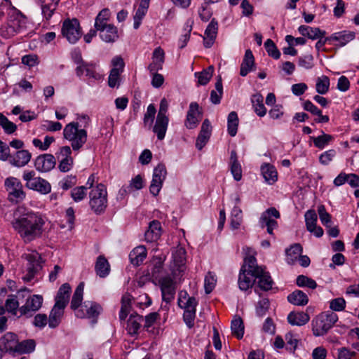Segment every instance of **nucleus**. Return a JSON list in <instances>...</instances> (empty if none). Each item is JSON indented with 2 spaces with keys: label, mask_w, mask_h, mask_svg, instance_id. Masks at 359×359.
<instances>
[{
  "label": "nucleus",
  "mask_w": 359,
  "mask_h": 359,
  "mask_svg": "<svg viewBox=\"0 0 359 359\" xmlns=\"http://www.w3.org/2000/svg\"><path fill=\"white\" fill-rule=\"evenodd\" d=\"M223 94V86L221 77H219L215 83V90L210 93V101L214 104L220 103L221 98Z\"/></svg>",
  "instance_id": "nucleus-48"
},
{
  "label": "nucleus",
  "mask_w": 359,
  "mask_h": 359,
  "mask_svg": "<svg viewBox=\"0 0 359 359\" xmlns=\"http://www.w3.org/2000/svg\"><path fill=\"white\" fill-rule=\"evenodd\" d=\"M307 230H311L317 224V215L313 210H308L304 215Z\"/></svg>",
  "instance_id": "nucleus-59"
},
{
  "label": "nucleus",
  "mask_w": 359,
  "mask_h": 359,
  "mask_svg": "<svg viewBox=\"0 0 359 359\" xmlns=\"http://www.w3.org/2000/svg\"><path fill=\"white\" fill-rule=\"evenodd\" d=\"M101 311L102 307L98 304L93 302H85L80 309L76 311L75 315L80 318H92L93 322L95 323V319L97 318Z\"/></svg>",
  "instance_id": "nucleus-11"
},
{
  "label": "nucleus",
  "mask_w": 359,
  "mask_h": 359,
  "mask_svg": "<svg viewBox=\"0 0 359 359\" xmlns=\"http://www.w3.org/2000/svg\"><path fill=\"white\" fill-rule=\"evenodd\" d=\"M203 116L202 109L198 104L195 102L190 103L187 111L184 126L188 129H194L197 127Z\"/></svg>",
  "instance_id": "nucleus-12"
},
{
  "label": "nucleus",
  "mask_w": 359,
  "mask_h": 359,
  "mask_svg": "<svg viewBox=\"0 0 359 359\" xmlns=\"http://www.w3.org/2000/svg\"><path fill=\"white\" fill-rule=\"evenodd\" d=\"M244 267H245V266H243L241 269L238 283L240 290L246 291L253 286L255 278H254V279H252L251 277H250L251 274H248V271L244 269Z\"/></svg>",
  "instance_id": "nucleus-32"
},
{
  "label": "nucleus",
  "mask_w": 359,
  "mask_h": 359,
  "mask_svg": "<svg viewBox=\"0 0 359 359\" xmlns=\"http://www.w3.org/2000/svg\"><path fill=\"white\" fill-rule=\"evenodd\" d=\"M169 123L168 117L157 116L153 127V132L157 135L159 140L164 139Z\"/></svg>",
  "instance_id": "nucleus-28"
},
{
  "label": "nucleus",
  "mask_w": 359,
  "mask_h": 359,
  "mask_svg": "<svg viewBox=\"0 0 359 359\" xmlns=\"http://www.w3.org/2000/svg\"><path fill=\"white\" fill-rule=\"evenodd\" d=\"M355 37V33L352 31L344 30L336 32L327 37V40L332 41H338L339 46H344L348 42L353 41Z\"/></svg>",
  "instance_id": "nucleus-23"
},
{
  "label": "nucleus",
  "mask_w": 359,
  "mask_h": 359,
  "mask_svg": "<svg viewBox=\"0 0 359 359\" xmlns=\"http://www.w3.org/2000/svg\"><path fill=\"white\" fill-rule=\"evenodd\" d=\"M212 126L208 119H205L201 125V131L196 142V147L201 150L208 142L211 135Z\"/></svg>",
  "instance_id": "nucleus-20"
},
{
  "label": "nucleus",
  "mask_w": 359,
  "mask_h": 359,
  "mask_svg": "<svg viewBox=\"0 0 359 359\" xmlns=\"http://www.w3.org/2000/svg\"><path fill=\"white\" fill-rule=\"evenodd\" d=\"M89 205L96 215L102 214L107 207V191L106 187L98 184L89 193Z\"/></svg>",
  "instance_id": "nucleus-4"
},
{
  "label": "nucleus",
  "mask_w": 359,
  "mask_h": 359,
  "mask_svg": "<svg viewBox=\"0 0 359 359\" xmlns=\"http://www.w3.org/2000/svg\"><path fill=\"white\" fill-rule=\"evenodd\" d=\"M335 155L334 149L327 150L320 155L319 161L321 164L327 165L332 161Z\"/></svg>",
  "instance_id": "nucleus-63"
},
{
  "label": "nucleus",
  "mask_w": 359,
  "mask_h": 359,
  "mask_svg": "<svg viewBox=\"0 0 359 359\" xmlns=\"http://www.w3.org/2000/svg\"><path fill=\"white\" fill-rule=\"evenodd\" d=\"M229 165L233 179L236 181H240L242 178V168L235 150L231 151Z\"/></svg>",
  "instance_id": "nucleus-25"
},
{
  "label": "nucleus",
  "mask_w": 359,
  "mask_h": 359,
  "mask_svg": "<svg viewBox=\"0 0 359 359\" xmlns=\"http://www.w3.org/2000/svg\"><path fill=\"white\" fill-rule=\"evenodd\" d=\"M64 310L65 309L62 307L53 306L48 318V325L50 328H55L60 325L64 315Z\"/></svg>",
  "instance_id": "nucleus-38"
},
{
  "label": "nucleus",
  "mask_w": 359,
  "mask_h": 359,
  "mask_svg": "<svg viewBox=\"0 0 359 359\" xmlns=\"http://www.w3.org/2000/svg\"><path fill=\"white\" fill-rule=\"evenodd\" d=\"M280 217L279 212L275 208H269L261 215L259 220L261 228H266L269 234L273 236V230L278 228V222L276 219Z\"/></svg>",
  "instance_id": "nucleus-8"
},
{
  "label": "nucleus",
  "mask_w": 359,
  "mask_h": 359,
  "mask_svg": "<svg viewBox=\"0 0 359 359\" xmlns=\"http://www.w3.org/2000/svg\"><path fill=\"white\" fill-rule=\"evenodd\" d=\"M298 65L299 67L306 69H311L313 66V57L309 54L298 58Z\"/></svg>",
  "instance_id": "nucleus-61"
},
{
  "label": "nucleus",
  "mask_w": 359,
  "mask_h": 359,
  "mask_svg": "<svg viewBox=\"0 0 359 359\" xmlns=\"http://www.w3.org/2000/svg\"><path fill=\"white\" fill-rule=\"evenodd\" d=\"M75 72L79 77L85 75L89 83L102 79V75L96 70L95 65L91 62H86L82 66H77Z\"/></svg>",
  "instance_id": "nucleus-15"
},
{
  "label": "nucleus",
  "mask_w": 359,
  "mask_h": 359,
  "mask_svg": "<svg viewBox=\"0 0 359 359\" xmlns=\"http://www.w3.org/2000/svg\"><path fill=\"white\" fill-rule=\"evenodd\" d=\"M330 88V79L328 76L323 75L317 78L316 83V92L321 95L326 94Z\"/></svg>",
  "instance_id": "nucleus-50"
},
{
  "label": "nucleus",
  "mask_w": 359,
  "mask_h": 359,
  "mask_svg": "<svg viewBox=\"0 0 359 359\" xmlns=\"http://www.w3.org/2000/svg\"><path fill=\"white\" fill-rule=\"evenodd\" d=\"M142 321L143 317L142 316L137 313L130 315L128 320L126 327L128 334L130 335L137 334L142 326Z\"/></svg>",
  "instance_id": "nucleus-34"
},
{
  "label": "nucleus",
  "mask_w": 359,
  "mask_h": 359,
  "mask_svg": "<svg viewBox=\"0 0 359 359\" xmlns=\"http://www.w3.org/2000/svg\"><path fill=\"white\" fill-rule=\"evenodd\" d=\"M172 274L178 276L185 269L186 251L184 248L178 246L172 252Z\"/></svg>",
  "instance_id": "nucleus-17"
},
{
  "label": "nucleus",
  "mask_w": 359,
  "mask_h": 359,
  "mask_svg": "<svg viewBox=\"0 0 359 359\" xmlns=\"http://www.w3.org/2000/svg\"><path fill=\"white\" fill-rule=\"evenodd\" d=\"M287 301L295 306H304L308 304L309 298L303 291L296 290L287 296Z\"/></svg>",
  "instance_id": "nucleus-41"
},
{
  "label": "nucleus",
  "mask_w": 359,
  "mask_h": 359,
  "mask_svg": "<svg viewBox=\"0 0 359 359\" xmlns=\"http://www.w3.org/2000/svg\"><path fill=\"white\" fill-rule=\"evenodd\" d=\"M346 308V301L342 297L332 299L330 302V309L334 311H342Z\"/></svg>",
  "instance_id": "nucleus-60"
},
{
  "label": "nucleus",
  "mask_w": 359,
  "mask_h": 359,
  "mask_svg": "<svg viewBox=\"0 0 359 359\" xmlns=\"http://www.w3.org/2000/svg\"><path fill=\"white\" fill-rule=\"evenodd\" d=\"M355 352L351 351L346 347H341L337 349V359H354Z\"/></svg>",
  "instance_id": "nucleus-64"
},
{
  "label": "nucleus",
  "mask_w": 359,
  "mask_h": 359,
  "mask_svg": "<svg viewBox=\"0 0 359 359\" xmlns=\"http://www.w3.org/2000/svg\"><path fill=\"white\" fill-rule=\"evenodd\" d=\"M46 224V217L43 215L24 206L18 208L12 222L14 230L25 243L41 238Z\"/></svg>",
  "instance_id": "nucleus-1"
},
{
  "label": "nucleus",
  "mask_w": 359,
  "mask_h": 359,
  "mask_svg": "<svg viewBox=\"0 0 359 359\" xmlns=\"http://www.w3.org/2000/svg\"><path fill=\"white\" fill-rule=\"evenodd\" d=\"M43 297L41 295L34 294L29 297L25 304L20 307L19 316H25L27 318L31 317L33 313L38 311L42 305Z\"/></svg>",
  "instance_id": "nucleus-14"
},
{
  "label": "nucleus",
  "mask_w": 359,
  "mask_h": 359,
  "mask_svg": "<svg viewBox=\"0 0 359 359\" xmlns=\"http://www.w3.org/2000/svg\"><path fill=\"white\" fill-rule=\"evenodd\" d=\"M296 283L299 287H307L310 289L317 287V283L313 279L304 275L297 276Z\"/></svg>",
  "instance_id": "nucleus-53"
},
{
  "label": "nucleus",
  "mask_w": 359,
  "mask_h": 359,
  "mask_svg": "<svg viewBox=\"0 0 359 359\" xmlns=\"http://www.w3.org/2000/svg\"><path fill=\"white\" fill-rule=\"evenodd\" d=\"M71 155L72 149L69 146L60 147L56 153V158L59 161L58 168L61 172H66L72 169L74 160Z\"/></svg>",
  "instance_id": "nucleus-13"
},
{
  "label": "nucleus",
  "mask_w": 359,
  "mask_h": 359,
  "mask_svg": "<svg viewBox=\"0 0 359 359\" xmlns=\"http://www.w3.org/2000/svg\"><path fill=\"white\" fill-rule=\"evenodd\" d=\"M255 279L258 280V286L262 290H269L272 288L273 280L268 272H266L264 269H262V273L259 274H255L252 276Z\"/></svg>",
  "instance_id": "nucleus-40"
},
{
  "label": "nucleus",
  "mask_w": 359,
  "mask_h": 359,
  "mask_svg": "<svg viewBox=\"0 0 359 359\" xmlns=\"http://www.w3.org/2000/svg\"><path fill=\"white\" fill-rule=\"evenodd\" d=\"M231 330L232 334L238 339H241L244 334V325L243 320L239 316H235L231 321Z\"/></svg>",
  "instance_id": "nucleus-46"
},
{
  "label": "nucleus",
  "mask_w": 359,
  "mask_h": 359,
  "mask_svg": "<svg viewBox=\"0 0 359 359\" xmlns=\"http://www.w3.org/2000/svg\"><path fill=\"white\" fill-rule=\"evenodd\" d=\"M87 187L84 186L74 188L71 191V196L75 202L82 201L86 196Z\"/></svg>",
  "instance_id": "nucleus-58"
},
{
  "label": "nucleus",
  "mask_w": 359,
  "mask_h": 359,
  "mask_svg": "<svg viewBox=\"0 0 359 359\" xmlns=\"http://www.w3.org/2000/svg\"><path fill=\"white\" fill-rule=\"evenodd\" d=\"M95 270L97 275L100 278H105L109 275L110 272V265L107 259L103 255L97 257Z\"/></svg>",
  "instance_id": "nucleus-35"
},
{
  "label": "nucleus",
  "mask_w": 359,
  "mask_h": 359,
  "mask_svg": "<svg viewBox=\"0 0 359 359\" xmlns=\"http://www.w3.org/2000/svg\"><path fill=\"white\" fill-rule=\"evenodd\" d=\"M245 266H248V274L252 276L255 274H259L262 271V267L257 266L256 258L254 256H248L245 258Z\"/></svg>",
  "instance_id": "nucleus-49"
},
{
  "label": "nucleus",
  "mask_w": 359,
  "mask_h": 359,
  "mask_svg": "<svg viewBox=\"0 0 359 359\" xmlns=\"http://www.w3.org/2000/svg\"><path fill=\"white\" fill-rule=\"evenodd\" d=\"M238 117L235 111H231L228 115L227 118V130L228 133L231 137H234L238 130Z\"/></svg>",
  "instance_id": "nucleus-45"
},
{
  "label": "nucleus",
  "mask_w": 359,
  "mask_h": 359,
  "mask_svg": "<svg viewBox=\"0 0 359 359\" xmlns=\"http://www.w3.org/2000/svg\"><path fill=\"white\" fill-rule=\"evenodd\" d=\"M147 12V9L145 8H142L139 6L137 11H135V14L134 15V24L133 27L134 29H137L140 27L141 25L142 20L145 16L146 13Z\"/></svg>",
  "instance_id": "nucleus-62"
},
{
  "label": "nucleus",
  "mask_w": 359,
  "mask_h": 359,
  "mask_svg": "<svg viewBox=\"0 0 359 359\" xmlns=\"http://www.w3.org/2000/svg\"><path fill=\"white\" fill-rule=\"evenodd\" d=\"M98 32L100 39L106 43H114L118 39L117 27L114 25H109Z\"/></svg>",
  "instance_id": "nucleus-26"
},
{
  "label": "nucleus",
  "mask_w": 359,
  "mask_h": 359,
  "mask_svg": "<svg viewBox=\"0 0 359 359\" xmlns=\"http://www.w3.org/2000/svg\"><path fill=\"white\" fill-rule=\"evenodd\" d=\"M264 46L268 55L273 58L278 60L280 57V52L277 48L274 42L269 39L264 43Z\"/></svg>",
  "instance_id": "nucleus-54"
},
{
  "label": "nucleus",
  "mask_w": 359,
  "mask_h": 359,
  "mask_svg": "<svg viewBox=\"0 0 359 359\" xmlns=\"http://www.w3.org/2000/svg\"><path fill=\"white\" fill-rule=\"evenodd\" d=\"M299 32L304 36H307L312 40L323 37L326 32L318 27H311L306 25H301L298 28Z\"/></svg>",
  "instance_id": "nucleus-29"
},
{
  "label": "nucleus",
  "mask_w": 359,
  "mask_h": 359,
  "mask_svg": "<svg viewBox=\"0 0 359 359\" xmlns=\"http://www.w3.org/2000/svg\"><path fill=\"white\" fill-rule=\"evenodd\" d=\"M32 158V154L28 150L20 149L10 157L9 163L17 168H22L28 164Z\"/></svg>",
  "instance_id": "nucleus-22"
},
{
  "label": "nucleus",
  "mask_w": 359,
  "mask_h": 359,
  "mask_svg": "<svg viewBox=\"0 0 359 359\" xmlns=\"http://www.w3.org/2000/svg\"><path fill=\"white\" fill-rule=\"evenodd\" d=\"M218 31V23L215 19H212L208 24L205 31V36L203 37V45L205 48H209L212 46L217 37Z\"/></svg>",
  "instance_id": "nucleus-21"
},
{
  "label": "nucleus",
  "mask_w": 359,
  "mask_h": 359,
  "mask_svg": "<svg viewBox=\"0 0 359 359\" xmlns=\"http://www.w3.org/2000/svg\"><path fill=\"white\" fill-rule=\"evenodd\" d=\"M263 96L259 94H255L251 98V102L255 112L260 117H263L266 114V109L263 103Z\"/></svg>",
  "instance_id": "nucleus-42"
},
{
  "label": "nucleus",
  "mask_w": 359,
  "mask_h": 359,
  "mask_svg": "<svg viewBox=\"0 0 359 359\" xmlns=\"http://www.w3.org/2000/svg\"><path fill=\"white\" fill-rule=\"evenodd\" d=\"M84 290V283H81L76 288L71 301V309L75 312L81 306Z\"/></svg>",
  "instance_id": "nucleus-43"
},
{
  "label": "nucleus",
  "mask_w": 359,
  "mask_h": 359,
  "mask_svg": "<svg viewBox=\"0 0 359 359\" xmlns=\"http://www.w3.org/2000/svg\"><path fill=\"white\" fill-rule=\"evenodd\" d=\"M1 128L8 135H13L17 130V125L8 120L4 115L1 114Z\"/></svg>",
  "instance_id": "nucleus-57"
},
{
  "label": "nucleus",
  "mask_w": 359,
  "mask_h": 359,
  "mask_svg": "<svg viewBox=\"0 0 359 359\" xmlns=\"http://www.w3.org/2000/svg\"><path fill=\"white\" fill-rule=\"evenodd\" d=\"M255 65V58L252 52L248 49L245 51L243 62L241 65L240 74L245 76L252 69Z\"/></svg>",
  "instance_id": "nucleus-36"
},
{
  "label": "nucleus",
  "mask_w": 359,
  "mask_h": 359,
  "mask_svg": "<svg viewBox=\"0 0 359 359\" xmlns=\"http://www.w3.org/2000/svg\"><path fill=\"white\" fill-rule=\"evenodd\" d=\"M18 342L17 335L13 332H7L1 337V351H13Z\"/></svg>",
  "instance_id": "nucleus-39"
},
{
  "label": "nucleus",
  "mask_w": 359,
  "mask_h": 359,
  "mask_svg": "<svg viewBox=\"0 0 359 359\" xmlns=\"http://www.w3.org/2000/svg\"><path fill=\"white\" fill-rule=\"evenodd\" d=\"M158 281L163 301L166 303L171 302L174 299L175 294V287L173 280L169 276H165L161 278Z\"/></svg>",
  "instance_id": "nucleus-18"
},
{
  "label": "nucleus",
  "mask_w": 359,
  "mask_h": 359,
  "mask_svg": "<svg viewBox=\"0 0 359 359\" xmlns=\"http://www.w3.org/2000/svg\"><path fill=\"white\" fill-rule=\"evenodd\" d=\"M217 278L215 275L209 271L205 277L204 287L207 294H210L216 285Z\"/></svg>",
  "instance_id": "nucleus-56"
},
{
  "label": "nucleus",
  "mask_w": 359,
  "mask_h": 359,
  "mask_svg": "<svg viewBox=\"0 0 359 359\" xmlns=\"http://www.w3.org/2000/svg\"><path fill=\"white\" fill-rule=\"evenodd\" d=\"M36 347V342L34 339L24 340L16 344L14 352L19 353H30L33 352Z\"/></svg>",
  "instance_id": "nucleus-44"
},
{
  "label": "nucleus",
  "mask_w": 359,
  "mask_h": 359,
  "mask_svg": "<svg viewBox=\"0 0 359 359\" xmlns=\"http://www.w3.org/2000/svg\"><path fill=\"white\" fill-rule=\"evenodd\" d=\"M60 0H40L43 18L48 21L55 11Z\"/></svg>",
  "instance_id": "nucleus-31"
},
{
  "label": "nucleus",
  "mask_w": 359,
  "mask_h": 359,
  "mask_svg": "<svg viewBox=\"0 0 359 359\" xmlns=\"http://www.w3.org/2000/svg\"><path fill=\"white\" fill-rule=\"evenodd\" d=\"M55 156L50 154L39 155L34 160V167L41 172H49L55 168Z\"/></svg>",
  "instance_id": "nucleus-19"
},
{
  "label": "nucleus",
  "mask_w": 359,
  "mask_h": 359,
  "mask_svg": "<svg viewBox=\"0 0 359 359\" xmlns=\"http://www.w3.org/2000/svg\"><path fill=\"white\" fill-rule=\"evenodd\" d=\"M4 186L8 191L9 201L18 203L25 199L26 194L23 191L22 184L18 179L13 177H8L5 180Z\"/></svg>",
  "instance_id": "nucleus-7"
},
{
  "label": "nucleus",
  "mask_w": 359,
  "mask_h": 359,
  "mask_svg": "<svg viewBox=\"0 0 359 359\" xmlns=\"http://www.w3.org/2000/svg\"><path fill=\"white\" fill-rule=\"evenodd\" d=\"M24 293L29 294V290H28L26 288L20 290L18 292L17 296L11 295L9 296L8 298L6 299L5 303V309L3 306H1V315H3L5 312V310L8 313H11L13 316H17L18 318H20V307H19V301L17 299L19 296L22 295L24 297Z\"/></svg>",
  "instance_id": "nucleus-16"
},
{
  "label": "nucleus",
  "mask_w": 359,
  "mask_h": 359,
  "mask_svg": "<svg viewBox=\"0 0 359 359\" xmlns=\"http://www.w3.org/2000/svg\"><path fill=\"white\" fill-rule=\"evenodd\" d=\"M79 121H73L67 124L63 130V137L71 143L72 150L79 151L87 142V131L81 128Z\"/></svg>",
  "instance_id": "nucleus-2"
},
{
  "label": "nucleus",
  "mask_w": 359,
  "mask_h": 359,
  "mask_svg": "<svg viewBox=\"0 0 359 359\" xmlns=\"http://www.w3.org/2000/svg\"><path fill=\"white\" fill-rule=\"evenodd\" d=\"M213 67H209L208 69L201 72L195 73L196 77L198 78L199 84L206 85L212 76Z\"/></svg>",
  "instance_id": "nucleus-55"
},
{
  "label": "nucleus",
  "mask_w": 359,
  "mask_h": 359,
  "mask_svg": "<svg viewBox=\"0 0 359 359\" xmlns=\"http://www.w3.org/2000/svg\"><path fill=\"white\" fill-rule=\"evenodd\" d=\"M337 320L338 316L332 311L321 313L312 320L311 325L313 335L316 337L323 336Z\"/></svg>",
  "instance_id": "nucleus-3"
},
{
  "label": "nucleus",
  "mask_w": 359,
  "mask_h": 359,
  "mask_svg": "<svg viewBox=\"0 0 359 359\" xmlns=\"http://www.w3.org/2000/svg\"><path fill=\"white\" fill-rule=\"evenodd\" d=\"M302 252V247L299 243H295L289 249L286 250L287 261L289 264H292Z\"/></svg>",
  "instance_id": "nucleus-47"
},
{
  "label": "nucleus",
  "mask_w": 359,
  "mask_h": 359,
  "mask_svg": "<svg viewBox=\"0 0 359 359\" xmlns=\"http://www.w3.org/2000/svg\"><path fill=\"white\" fill-rule=\"evenodd\" d=\"M311 138L313 140L314 145L322 149L332 140L333 137L331 135L323 133L321 135L316 137H312Z\"/></svg>",
  "instance_id": "nucleus-52"
},
{
  "label": "nucleus",
  "mask_w": 359,
  "mask_h": 359,
  "mask_svg": "<svg viewBox=\"0 0 359 359\" xmlns=\"http://www.w3.org/2000/svg\"><path fill=\"white\" fill-rule=\"evenodd\" d=\"M36 173L34 170H25L22 175V179L26 182L27 188L38 191L41 194H47L51 191L50 183L46 180L35 177Z\"/></svg>",
  "instance_id": "nucleus-6"
},
{
  "label": "nucleus",
  "mask_w": 359,
  "mask_h": 359,
  "mask_svg": "<svg viewBox=\"0 0 359 359\" xmlns=\"http://www.w3.org/2000/svg\"><path fill=\"white\" fill-rule=\"evenodd\" d=\"M310 316L304 312H290L287 316V321L292 325L302 326L309 323Z\"/></svg>",
  "instance_id": "nucleus-33"
},
{
  "label": "nucleus",
  "mask_w": 359,
  "mask_h": 359,
  "mask_svg": "<svg viewBox=\"0 0 359 359\" xmlns=\"http://www.w3.org/2000/svg\"><path fill=\"white\" fill-rule=\"evenodd\" d=\"M25 18L16 11L10 15L4 29H1V36L9 38L13 36L25 24Z\"/></svg>",
  "instance_id": "nucleus-10"
},
{
  "label": "nucleus",
  "mask_w": 359,
  "mask_h": 359,
  "mask_svg": "<svg viewBox=\"0 0 359 359\" xmlns=\"http://www.w3.org/2000/svg\"><path fill=\"white\" fill-rule=\"evenodd\" d=\"M22 257L27 262L22 279L25 282H29L42 269V259L41 255L36 251L25 253Z\"/></svg>",
  "instance_id": "nucleus-5"
},
{
  "label": "nucleus",
  "mask_w": 359,
  "mask_h": 359,
  "mask_svg": "<svg viewBox=\"0 0 359 359\" xmlns=\"http://www.w3.org/2000/svg\"><path fill=\"white\" fill-rule=\"evenodd\" d=\"M71 290L69 284L64 283L62 285L55 297V305L65 309L69 299Z\"/></svg>",
  "instance_id": "nucleus-24"
},
{
  "label": "nucleus",
  "mask_w": 359,
  "mask_h": 359,
  "mask_svg": "<svg viewBox=\"0 0 359 359\" xmlns=\"http://www.w3.org/2000/svg\"><path fill=\"white\" fill-rule=\"evenodd\" d=\"M243 220L242 210L237 206H235L231 214V226L233 229L239 228Z\"/></svg>",
  "instance_id": "nucleus-51"
},
{
  "label": "nucleus",
  "mask_w": 359,
  "mask_h": 359,
  "mask_svg": "<svg viewBox=\"0 0 359 359\" xmlns=\"http://www.w3.org/2000/svg\"><path fill=\"white\" fill-rule=\"evenodd\" d=\"M261 172L267 184H273L277 181L278 172L273 165L264 163L261 166Z\"/></svg>",
  "instance_id": "nucleus-30"
},
{
  "label": "nucleus",
  "mask_w": 359,
  "mask_h": 359,
  "mask_svg": "<svg viewBox=\"0 0 359 359\" xmlns=\"http://www.w3.org/2000/svg\"><path fill=\"white\" fill-rule=\"evenodd\" d=\"M161 235V224L158 220H153L149 223V228L144 233L147 242L156 241Z\"/></svg>",
  "instance_id": "nucleus-27"
},
{
  "label": "nucleus",
  "mask_w": 359,
  "mask_h": 359,
  "mask_svg": "<svg viewBox=\"0 0 359 359\" xmlns=\"http://www.w3.org/2000/svg\"><path fill=\"white\" fill-rule=\"evenodd\" d=\"M147 257V249L143 245L134 248L129 255L130 262L135 266H139Z\"/></svg>",
  "instance_id": "nucleus-37"
},
{
  "label": "nucleus",
  "mask_w": 359,
  "mask_h": 359,
  "mask_svg": "<svg viewBox=\"0 0 359 359\" xmlns=\"http://www.w3.org/2000/svg\"><path fill=\"white\" fill-rule=\"evenodd\" d=\"M62 34L71 43H75L81 36V32L78 20L67 19L63 22Z\"/></svg>",
  "instance_id": "nucleus-9"
}]
</instances>
